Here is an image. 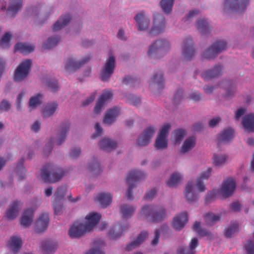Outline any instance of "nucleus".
<instances>
[{
	"label": "nucleus",
	"instance_id": "obj_1",
	"mask_svg": "<svg viewBox=\"0 0 254 254\" xmlns=\"http://www.w3.org/2000/svg\"><path fill=\"white\" fill-rule=\"evenodd\" d=\"M101 215L97 213L92 212L85 217L84 223L75 222L68 231V235L71 238H79L85 233L90 232L98 223Z\"/></svg>",
	"mask_w": 254,
	"mask_h": 254
},
{
	"label": "nucleus",
	"instance_id": "obj_2",
	"mask_svg": "<svg viewBox=\"0 0 254 254\" xmlns=\"http://www.w3.org/2000/svg\"><path fill=\"white\" fill-rule=\"evenodd\" d=\"M140 215L144 219L150 221L159 222L166 217V211L162 206L154 205L144 206L141 211Z\"/></svg>",
	"mask_w": 254,
	"mask_h": 254
},
{
	"label": "nucleus",
	"instance_id": "obj_3",
	"mask_svg": "<svg viewBox=\"0 0 254 254\" xmlns=\"http://www.w3.org/2000/svg\"><path fill=\"white\" fill-rule=\"evenodd\" d=\"M64 174V172L63 169L49 163L42 168L41 177L45 182L55 183L61 180Z\"/></svg>",
	"mask_w": 254,
	"mask_h": 254
},
{
	"label": "nucleus",
	"instance_id": "obj_4",
	"mask_svg": "<svg viewBox=\"0 0 254 254\" xmlns=\"http://www.w3.org/2000/svg\"><path fill=\"white\" fill-rule=\"evenodd\" d=\"M69 127L70 123L69 122L63 123L61 125L57 137L54 139H51L46 144L44 150V153L45 155L48 156L51 152L54 143L60 145L64 141L66 137V132L69 130Z\"/></svg>",
	"mask_w": 254,
	"mask_h": 254
},
{
	"label": "nucleus",
	"instance_id": "obj_5",
	"mask_svg": "<svg viewBox=\"0 0 254 254\" xmlns=\"http://www.w3.org/2000/svg\"><path fill=\"white\" fill-rule=\"evenodd\" d=\"M169 42L164 39L156 41L150 45L147 52L148 57L151 59L159 58L160 56L167 52L170 48Z\"/></svg>",
	"mask_w": 254,
	"mask_h": 254
},
{
	"label": "nucleus",
	"instance_id": "obj_6",
	"mask_svg": "<svg viewBox=\"0 0 254 254\" xmlns=\"http://www.w3.org/2000/svg\"><path fill=\"white\" fill-rule=\"evenodd\" d=\"M144 177V174L140 171L132 170L128 173L126 180L128 185V189L126 193V195L128 199H132L133 198L132 191L134 187L135 183L143 179Z\"/></svg>",
	"mask_w": 254,
	"mask_h": 254
},
{
	"label": "nucleus",
	"instance_id": "obj_7",
	"mask_svg": "<svg viewBox=\"0 0 254 254\" xmlns=\"http://www.w3.org/2000/svg\"><path fill=\"white\" fill-rule=\"evenodd\" d=\"M227 48V43L223 40L218 41L207 49L202 55V57L207 60L215 58L219 54L225 51Z\"/></svg>",
	"mask_w": 254,
	"mask_h": 254
},
{
	"label": "nucleus",
	"instance_id": "obj_8",
	"mask_svg": "<svg viewBox=\"0 0 254 254\" xmlns=\"http://www.w3.org/2000/svg\"><path fill=\"white\" fill-rule=\"evenodd\" d=\"M32 61L27 59L20 64L17 66L14 74V79L16 81H21L28 75L31 70Z\"/></svg>",
	"mask_w": 254,
	"mask_h": 254
},
{
	"label": "nucleus",
	"instance_id": "obj_9",
	"mask_svg": "<svg viewBox=\"0 0 254 254\" xmlns=\"http://www.w3.org/2000/svg\"><path fill=\"white\" fill-rule=\"evenodd\" d=\"M170 127L171 125L166 123L161 128L154 144L155 148L157 149L162 150L167 147V136Z\"/></svg>",
	"mask_w": 254,
	"mask_h": 254
},
{
	"label": "nucleus",
	"instance_id": "obj_10",
	"mask_svg": "<svg viewBox=\"0 0 254 254\" xmlns=\"http://www.w3.org/2000/svg\"><path fill=\"white\" fill-rule=\"evenodd\" d=\"M115 67V58L113 56H110L101 70L100 77L101 80L108 81L114 72Z\"/></svg>",
	"mask_w": 254,
	"mask_h": 254
},
{
	"label": "nucleus",
	"instance_id": "obj_11",
	"mask_svg": "<svg viewBox=\"0 0 254 254\" xmlns=\"http://www.w3.org/2000/svg\"><path fill=\"white\" fill-rule=\"evenodd\" d=\"M182 58L185 60H190L194 56L195 50L192 38L188 37L186 38L182 44Z\"/></svg>",
	"mask_w": 254,
	"mask_h": 254
},
{
	"label": "nucleus",
	"instance_id": "obj_12",
	"mask_svg": "<svg viewBox=\"0 0 254 254\" xmlns=\"http://www.w3.org/2000/svg\"><path fill=\"white\" fill-rule=\"evenodd\" d=\"M249 3V0H226L225 7L227 10H235L241 13L246 8Z\"/></svg>",
	"mask_w": 254,
	"mask_h": 254
},
{
	"label": "nucleus",
	"instance_id": "obj_13",
	"mask_svg": "<svg viewBox=\"0 0 254 254\" xmlns=\"http://www.w3.org/2000/svg\"><path fill=\"white\" fill-rule=\"evenodd\" d=\"M165 28V21L164 17L159 13L154 15V24L149 34L155 36L162 32Z\"/></svg>",
	"mask_w": 254,
	"mask_h": 254
},
{
	"label": "nucleus",
	"instance_id": "obj_14",
	"mask_svg": "<svg viewBox=\"0 0 254 254\" xmlns=\"http://www.w3.org/2000/svg\"><path fill=\"white\" fill-rule=\"evenodd\" d=\"M155 128L152 127H149L138 137L136 144L139 146H145L151 142V139L154 135Z\"/></svg>",
	"mask_w": 254,
	"mask_h": 254
},
{
	"label": "nucleus",
	"instance_id": "obj_15",
	"mask_svg": "<svg viewBox=\"0 0 254 254\" xmlns=\"http://www.w3.org/2000/svg\"><path fill=\"white\" fill-rule=\"evenodd\" d=\"M236 188V183L232 178H229L224 180L220 189V193L225 197L230 196Z\"/></svg>",
	"mask_w": 254,
	"mask_h": 254
},
{
	"label": "nucleus",
	"instance_id": "obj_16",
	"mask_svg": "<svg viewBox=\"0 0 254 254\" xmlns=\"http://www.w3.org/2000/svg\"><path fill=\"white\" fill-rule=\"evenodd\" d=\"M49 223V217L47 213H44L39 217L35 222V231L41 233L48 228Z\"/></svg>",
	"mask_w": 254,
	"mask_h": 254
},
{
	"label": "nucleus",
	"instance_id": "obj_17",
	"mask_svg": "<svg viewBox=\"0 0 254 254\" xmlns=\"http://www.w3.org/2000/svg\"><path fill=\"white\" fill-rule=\"evenodd\" d=\"M91 59V56L86 57L81 62H76L72 58H69L66 63L65 69L66 71L69 72H72L79 68L81 65L89 61Z\"/></svg>",
	"mask_w": 254,
	"mask_h": 254
},
{
	"label": "nucleus",
	"instance_id": "obj_18",
	"mask_svg": "<svg viewBox=\"0 0 254 254\" xmlns=\"http://www.w3.org/2000/svg\"><path fill=\"white\" fill-rule=\"evenodd\" d=\"M188 221L187 213L182 212L174 217L172 225L176 230L180 231L184 227Z\"/></svg>",
	"mask_w": 254,
	"mask_h": 254
},
{
	"label": "nucleus",
	"instance_id": "obj_19",
	"mask_svg": "<svg viewBox=\"0 0 254 254\" xmlns=\"http://www.w3.org/2000/svg\"><path fill=\"white\" fill-rule=\"evenodd\" d=\"M134 19L137 23L138 30L145 31L148 29L150 19L145 16L144 12L141 11L138 13L134 17Z\"/></svg>",
	"mask_w": 254,
	"mask_h": 254
},
{
	"label": "nucleus",
	"instance_id": "obj_20",
	"mask_svg": "<svg viewBox=\"0 0 254 254\" xmlns=\"http://www.w3.org/2000/svg\"><path fill=\"white\" fill-rule=\"evenodd\" d=\"M113 97V93L110 91H106L100 96L98 101L94 109V112L96 114H98L103 107L105 102L107 100L111 99Z\"/></svg>",
	"mask_w": 254,
	"mask_h": 254
},
{
	"label": "nucleus",
	"instance_id": "obj_21",
	"mask_svg": "<svg viewBox=\"0 0 254 254\" xmlns=\"http://www.w3.org/2000/svg\"><path fill=\"white\" fill-rule=\"evenodd\" d=\"M21 202L14 201L10 206L7 209L5 217L8 220H13L18 215L20 211Z\"/></svg>",
	"mask_w": 254,
	"mask_h": 254
},
{
	"label": "nucleus",
	"instance_id": "obj_22",
	"mask_svg": "<svg viewBox=\"0 0 254 254\" xmlns=\"http://www.w3.org/2000/svg\"><path fill=\"white\" fill-rule=\"evenodd\" d=\"M221 67L220 65H215L214 67L203 72L201 76L204 80H208L218 77L221 73Z\"/></svg>",
	"mask_w": 254,
	"mask_h": 254
},
{
	"label": "nucleus",
	"instance_id": "obj_23",
	"mask_svg": "<svg viewBox=\"0 0 254 254\" xmlns=\"http://www.w3.org/2000/svg\"><path fill=\"white\" fill-rule=\"evenodd\" d=\"M128 226L127 225L122 226L117 224L114 226L109 232V236L111 239H116L120 238L123 233L128 230Z\"/></svg>",
	"mask_w": 254,
	"mask_h": 254
},
{
	"label": "nucleus",
	"instance_id": "obj_24",
	"mask_svg": "<svg viewBox=\"0 0 254 254\" xmlns=\"http://www.w3.org/2000/svg\"><path fill=\"white\" fill-rule=\"evenodd\" d=\"M185 195L187 200L189 202H194L198 199V194L195 193L193 190V183L189 181L186 188Z\"/></svg>",
	"mask_w": 254,
	"mask_h": 254
},
{
	"label": "nucleus",
	"instance_id": "obj_25",
	"mask_svg": "<svg viewBox=\"0 0 254 254\" xmlns=\"http://www.w3.org/2000/svg\"><path fill=\"white\" fill-rule=\"evenodd\" d=\"M34 210L31 208L24 211L20 219V224L24 227L31 225L34 217Z\"/></svg>",
	"mask_w": 254,
	"mask_h": 254
},
{
	"label": "nucleus",
	"instance_id": "obj_26",
	"mask_svg": "<svg viewBox=\"0 0 254 254\" xmlns=\"http://www.w3.org/2000/svg\"><path fill=\"white\" fill-rule=\"evenodd\" d=\"M119 114V110L117 107L109 109L105 115L103 123L108 125H111L114 123L116 118L118 116Z\"/></svg>",
	"mask_w": 254,
	"mask_h": 254
},
{
	"label": "nucleus",
	"instance_id": "obj_27",
	"mask_svg": "<svg viewBox=\"0 0 254 254\" xmlns=\"http://www.w3.org/2000/svg\"><path fill=\"white\" fill-rule=\"evenodd\" d=\"M148 236V232L142 231L134 241H132L126 246V250L129 251L138 246L145 240Z\"/></svg>",
	"mask_w": 254,
	"mask_h": 254
},
{
	"label": "nucleus",
	"instance_id": "obj_28",
	"mask_svg": "<svg viewBox=\"0 0 254 254\" xmlns=\"http://www.w3.org/2000/svg\"><path fill=\"white\" fill-rule=\"evenodd\" d=\"M211 171L212 169L211 168H208L206 171L201 174L200 177L197 178L196 186L199 191L203 192L205 191V187L203 184V181L208 179Z\"/></svg>",
	"mask_w": 254,
	"mask_h": 254
},
{
	"label": "nucleus",
	"instance_id": "obj_29",
	"mask_svg": "<svg viewBox=\"0 0 254 254\" xmlns=\"http://www.w3.org/2000/svg\"><path fill=\"white\" fill-rule=\"evenodd\" d=\"M100 148L106 152H110L117 146L116 141L110 138H103L99 143Z\"/></svg>",
	"mask_w": 254,
	"mask_h": 254
},
{
	"label": "nucleus",
	"instance_id": "obj_30",
	"mask_svg": "<svg viewBox=\"0 0 254 254\" xmlns=\"http://www.w3.org/2000/svg\"><path fill=\"white\" fill-rule=\"evenodd\" d=\"M234 132V130L231 128L224 129L217 137L218 144L231 141L233 138Z\"/></svg>",
	"mask_w": 254,
	"mask_h": 254
},
{
	"label": "nucleus",
	"instance_id": "obj_31",
	"mask_svg": "<svg viewBox=\"0 0 254 254\" xmlns=\"http://www.w3.org/2000/svg\"><path fill=\"white\" fill-rule=\"evenodd\" d=\"M10 250L13 254H16L22 245V242L19 236L12 237L8 243Z\"/></svg>",
	"mask_w": 254,
	"mask_h": 254
},
{
	"label": "nucleus",
	"instance_id": "obj_32",
	"mask_svg": "<svg viewBox=\"0 0 254 254\" xmlns=\"http://www.w3.org/2000/svg\"><path fill=\"white\" fill-rule=\"evenodd\" d=\"M22 6V0H10L7 9L8 15L14 16Z\"/></svg>",
	"mask_w": 254,
	"mask_h": 254
},
{
	"label": "nucleus",
	"instance_id": "obj_33",
	"mask_svg": "<svg viewBox=\"0 0 254 254\" xmlns=\"http://www.w3.org/2000/svg\"><path fill=\"white\" fill-rule=\"evenodd\" d=\"M71 19V17L69 14L61 16L60 19L53 25L52 29L54 31H57L60 30L62 28L66 25Z\"/></svg>",
	"mask_w": 254,
	"mask_h": 254
},
{
	"label": "nucleus",
	"instance_id": "obj_34",
	"mask_svg": "<svg viewBox=\"0 0 254 254\" xmlns=\"http://www.w3.org/2000/svg\"><path fill=\"white\" fill-rule=\"evenodd\" d=\"M244 127L249 131H254V115L250 114L246 115L242 121Z\"/></svg>",
	"mask_w": 254,
	"mask_h": 254
},
{
	"label": "nucleus",
	"instance_id": "obj_35",
	"mask_svg": "<svg viewBox=\"0 0 254 254\" xmlns=\"http://www.w3.org/2000/svg\"><path fill=\"white\" fill-rule=\"evenodd\" d=\"M96 200L100 203L102 207H106L112 202V196L109 193L102 192L96 197Z\"/></svg>",
	"mask_w": 254,
	"mask_h": 254
},
{
	"label": "nucleus",
	"instance_id": "obj_36",
	"mask_svg": "<svg viewBox=\"0 0 254 254\" xmlns=\"http://www.w3.org/2000/svg\"><path fill=\"white\" fill-rule=\"evenodd\" d=\"M35 46L33 45L27 43H18L14 46L15 51H20L23 54H27L34 51Z\"/></svg>",
	"mask_w": 254,
	"mask_h": 254
},
{
	"label": "nucleus",
	"instance_id": "obj_37",
	"mask_svg": "<svg viewBox=\"0 0 254 254\" xmlns=\"http://www.w3.org/2000/svg\"><path fill=\"white\" fill-rule=\"evenodd\" d=\"M42 246L43 254H52L55 252L57 245L56 243L48 240L43 242Z\"/></svg>",
	"mask_w": 254,
	"mask_h": 254
},
{
	"label": "nucleus",
	"instance_id": "obj_38",
	"mask_svg": "<svg viewBox=\"0 0 254 254\" xmlns=\"http://www.w3.org/2000/svg\"><path fill=\"white\" fill-rule=\"evenodd\" d=\"M58 106V103L55 102L48 103L42 111L43 117L47 118L52 116L55 112Z\"/></svg>",
	"mask_w": 254,
	"mask_h": 254
},
{
	"label": "nucleus",
	"instance_id": "obj_39",
	"mask_svg": "<svg viewBox=\"0 0 254 254\" xmlns=\"http://www.w3.org/2000/svg\"><path fill=\"white\" fill-rule=\"evenodd\" d=\"M196 27L202 35L209 33L212 29L209 23L204 19L198 20L197 22Z\"/></svg>",
	"mask_w": 254,
	"mask_h": 254
},
{
	"label": "nucleus",
	"instance_id": "obj_40",
	"mask_svg": "<svg viewBox=\"0 0 254 254\" xmlns=\"http://www.w3.org/2000/svg\"><path fill=\"white\" fill-rule=\"evenodd\" d=\"M104 245V242L102 240L95 241L94 247L85 254H105V252L103 250Z\"/></svg>",
	"mask_w": 254,
	"mask_h": 254
},
{
	"label": "nucleus",
	"instance_id": "obj_41",
	"mask_svg": "<svg viewBox=\"0 0 254 254\" xmlns=\"http://www.w3.org/2000/svg\"><path fill=\"white\" fill-rule=\"evenodd\" d=\"M195 144V139L194 136H190L184 142L181 149V152L185 153L193 148Z\"/></svg>",
	"mask_w": 254,
	"mask_h": 254
},
{
	"label": "nucleus",
	"instance_id": "obj_42",
	"mask_svg": "<svg viewBox=\"0 0 254 254\" xmlns=\"http://www.w3.org/2000/svg\"><path fill=\"white\" fill-rule=\"evenodd\" d=\"M135 208L131 205L123 204L120 207V212L124 218H127L132 215Z\"/></svg>",
	"mask_w": 254,
	"mask_h": 254
},
{
	"label": "nucleus",
	"instance_id": "obj_43",
	"mask_svg": "<svg viewBox=\"0 0 254 254\" xmlns=\"http://www.w3.org/2000/svg\"><path fill=\"white\" fill-rule=\"evenodd\" d=\"M192 228V229L196 231L197 234L200 236H207L210 239L213 237L211 232L200 228V223L199 222H195Z\"/></svg>",
	"mask_w": 254,
	"mask_h": 254
},
{
	"label": "nucleus",
	"instance_id": "obj_44",
	"mask_svg": "<svg viewBox=\"0 0 254 254\" xmlns=\"http://www.w3.org/2000/svg\"><path fill=\"white\" fill-rule=\"evenodd\" d=\"M182 178L183 176L180 174L174 173L171 176L169 180L166 182V184L170 187H175L178 184Z\"/></svg>",
	"mask_w": 254,
	"mask_h": 254
},
{
	"label": "nucleus",
	"instance_id": "obj_45",
	"mask_svg": "<svg viewBox=\"0 0 254 254\" xmlns=\"http://www.w3.org/2000/svg\"><path fill=\"white\" fill-rule=\"evenodd\" d=\"M152 83L156 84L158 89H162L164 88V79L163 74L161 72L158 74H154L151 78Z\"/></svg>",
	"mask_w": 254,
	"mask_h": 254
},
{
	"label": "nucleus",
	"instance_id": "obj_46",
	"mask_svg": "<svg viewBox=\"0 0 254 254\" xmlns=\"http://www.w3.org/2000/svg\"><path fill=\"white\" fill-rule=\"evenodd\" d=\"M238 231V224L236 222H232L230 226L226 228L225 236L230 238L233 235Z\"/></svg>",
	"mask_w": 254,
	"mask_h": 254
},
{
	"label": "nucleus",
	"instance_id": "obj_47",
	"mask_svg": "<svg viewBox=\"0 0 254 254\" xmlns=\"http://www.w3.org/2000/svg\"><path fill=\"white\" fill-rule=\"evenodd\" d=\"M12 35L10 32H6L0 39V46L2 48H8L10 47V41Z\"/></svg>",
	"mask_w": 254,
	"mask_h": 254
},
{
	"label": "nucleus",
	"instance_id": "obj_48",
	"mask_svg": "<svg viewBox=\"0 0 254 254\" xmlns=\"http://www.w3.org/2000/svg\"><path fill=\"white\" fill-rule=\"evenodd\" d=\"M60 38L58 36H54L49 38L47 42L43 45V48L45 49H51L55 46L59 42Z\"/></svg>",
	"mask_w": 254,
	"mask_h": 254
},
{
	"label": "nucleus",
	"instance_id": "obj_49",
	"mask_svg": "<svg viewBox=\"0 0 254 254\" xmlns=\"http://www.w3.org/2000/svg\"><path fill=\"white\" fill-rule=\"evenodd\" d=\"M88 170L89 171L93 172L94 175H98L102 171L100 164L97 160H95L92 163L89 164Z\"/></svg>",
	"mask_w": 254,
	"mask_h": 254
},
{
	"label": "nucleus",
	"instance_id": "obj_50",
	"mask_svg": "<svg viewBox=\"0 0 254 254\" xmlns=\"http://www.w3.org/2000/svg\"><path fill=\"white\" fill-rule=\"evenodd\" d=\"M173 3L174 0H162L160 2L162 9L166 13L172 11Z\"/></svg>",
	"mask_w": 254,
	"mask_h": 254
},
{
	"label": "nucleus",
	"instance_id": "obj_51",
	"mask_svg": "<svg viewBox=\"0 0 254 254\" xmlns=\"http://www.w3.org/2000/svg\"><path fill=\"white\" fill-rule=\"evenodd\" d=\"M205 222L209 225H212L213 224L220 220L221 218L220 215H215L212 213L206 214L205 216Z\"/></svg>",
	"mask_w": 254,
	"mask_h": 254
},
{
	"label": "nucleus",
	"instance_id": "obj_52",
	"mask_svg": "<svg viewBox=\"0 0 254 254\" xmlns=\"http://www.w3.org/2000/svg\"><path fill=\"white\" fill-rule=\"evenodd\" d=\"M42 96L43 95L42 94L38 93L36 95L31 97L29 100V108H35L36 107L40 105L41 99Z\"/></svg>",
	"mask_w": 254,
	"mask_h": 254
},
{
	"label": "nucleus",
	"instance_id": "obj_53",
	"mask_svg": "<svg viewBox=\"0 0 254 254\" xmlns=\"http://www.w3.org/2000/svg\"><path fill=\"white\" fill-rule=\"evenodd\" d=\"M186 130L182 128L174 130L173 132V135L175 143H177L180 142L183 139Z\"/></svg>",
	"mask_w": 254,
	"mask_h": 254
},
{
	"label": "nucleus",
	"instance_id": "obj_54",
	"mask_svg": "<svg viewBox=\"0 0 254 254\" xmlns=\"http://www.w3.org/2000/svg\"><path fill=\"white\" fill-rule=\"evenodd\" d=\"M66 189V188L65 186H62L58 188L56 192L54 194L53 199H56V200H61L64 195Z\"/></svg>",
	"mask_w": 254,
	"mask_h": 254
},
{
	"label": "nucleus",
	"instance_id": "obj_55",
	"mask_svg": "<svg viewBox=\"0 0 254 254\" xmlns=\"http://www.w3.org/2000/svg\"><path fill=\"white\" fill-rule=\"evenodd\" d=\"M23 162L24 160L22 158L16 167L17 174L19 176V180H22L24 178L26 173L25 169L23 165Z\"/></svg>",
	"mask_w": 254,
	"mask_h": 254
},
{
	"label": "nucleus",
	"instance_id": "obj_56",
	"mask_svg": "<svg viewBox=\"0 0 254 254\" xmlns=\"http://www.w3.org/2000/svg\"><path fill=\"white\" fill-rule=\"evenodd\" d=\"M213 159V164L215 165V166H217L224 164L227 159V156L225 155L215 154Z\"/></svg>",
	"mask_w": 254,
	"mask_h": 254
},
{
	"label": "nucleus",
	"instance_id": "obj_57",
	"mask_svg": "<svg viewBox=\"0 0 254 254\" xmlns=\"http://www.w3.org/2000/svg\"><path fill=\"white\" fill-rule=\"evenodd\" d=\"M46 84L51 91L55 92L57 91L59 89L57 81L55 79L48 80Z\"/></svg>",
	"mask_w": 254,
	"mask_h": 254
},
{
	"label": "nucleus",
	"instance_id": "obj_58",
	"mask_svg": "<svg viewBox=\"0 0 254 254\" xmlns=\"http://www.w3.org/2000/svg\"><path fill=\"white\" fill-rule=\"evenodd\" d=\"M223 84H225V86H229V87L227 88L226 97L230 98L233 96L235 91V87L233 85H231L230 82L228 81H224L223 82Z\"/></svg>",
	"mask_w": 254,
	"mask_h": 254
},
{
	"label": "nucleus",
	"instance_id": "obj_59",
	"mask_svg": "<svg viewBox=\"0 0 254 254\" xmlns=\"http://www.w3.org/2000/svg\"><path fill=\"white\" fill-rule=\"evenodd\" d=\"M244 247L247 254H254V243L252 241H248Z\"/></svg>",
	"mask_w": 254,
	"mask_h": 254
},
{
	"label": "nucleus",
	"instance_id": "obj_60",
	"mask_svg": "<svg viewBox=\"0 0 254 254\" xmlns=\"http://www.w3.org/2000/svg\"><path fill=\"white\" fill-rule=\"evenodd\" d=\"M128 102L131 105L137 106L140 104L141 102V99L140 98L135 96L130 95L128 97Z\"/></svg>",
	"mask_w": 254,
	"mask_h": 254
},
{
	"label": "nucleus",
	"instance_id": "obj_61",
	"mask_svg": "<svg viewBox=\"0 0 254 254\" xmlns=\"http://www.w3.org/2000/svg\"><path fill=\"white\" fill-rule=\"evenodd\" d=\"M199 11L198 10H190L188 14L183 19L185 22L191 21L193 19L194 16L198 14Z\"/></svg>",
	"mask_w": 254,
	"mask_h": 254
},
{
	"label": "nucleus",
	"instance_id": "obj_62",
	"mask_svg": "<svg viewBox=\"0 0 254 254\" xmlns=\"http://www.w3.org/2000/svg\"><path fill=\"white\" fill-rule=\"evenodd\" d=\"M189 248L180 247L177 249L178 254H194L195 251H192Z\"/></svg>",
	"mask_w": 254,
	"mask_h": 254
},
{
	"label": "nucleus",
	"instance_id": "obj_63",
	"mask_svg": "<svg viewBox=\"0 0 254 254\" xmlns=\"http://www.w3.org/2000/svg\"><path fill=\"white\" fill-rule=\"evenodd\" d=\"M60 200H56L54 199L53 201V207L55 211V213L57 215L60 214L62 211L63 206L59 204Z\"/></svg>",
	"mask_w": 254,
	"mask_h": 254
},
{
	"label": "nucleus",
	"instance_id": "obj_64",
	"mask_svg": "<svg viewBox=\"0 0 254 254\" xmlns=\"http://www.w3.org/2000/svg\"><path fill=\"white\" fill-rule=\"evenodd\" d=\"M95 132L92 135L91 138L95 139L97 137H99L101 135L102 132V128L100 127L99 123H97L95 126Z\"/></svg>",
	"mask_w": 254,
	"mask_h": 254
}]
</instances>
